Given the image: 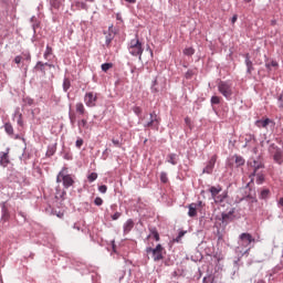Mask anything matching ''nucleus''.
I'll return each instance as SVG.
<instances>
[{
    "label": "nucleus",
    "mask_w": 283,
    "mask_h": 283,
    "mask_svg": "<svg viewBox=\"0 0 283 283\" xmlns=\"http://www.w3.org/2000/svg\"><path fill=\"white\" fill-rule=\"evenodd\" d=\"M128 52L132 54V56H138L139 60L143 59V52H145V50L143 49V42H140L138 35L130 40L128 44Z\"/></svg>",
    "instance_id": "1"
},
{
    "label": "nucleus",
    "mask_w": 283,
    "mask_h": 283,
    "mask_svg": "<svg viewBox=\"0 0 283 283\" xmlns=\"http://www.w3.org/2000/svg\"><path fill=\"white\" fill-rule=\"evenodd\" d=\"M56 182H62L64 189H70V187L74 186V176L70 175L69 171H67V168L64 167L57 174Z\"/></svg>",
    "instance_id": "2"
},
{
    "label": "nucleus",
    "mask_w": 283,
    "mask_h": 283,
    "mask_svg": "<svg viewBox=\"0 0 283 283\" xmlns=\"http://www.w3.org/2000/svg\"><path fill=\"white\" fill-rule=\"evenodd\" d=\"M249 170L252 171L250 175V178H253L255 174L260 171V169H264V163H262V159L256 158V159H250L248 161Z\"/></svg>",
    "instance_id": "3"
},
{
    "label": "nucleus",
    "mask_w": 283,
    "mask_h": 283,
    "mask_svg": "<svg viewBox=\"0 0 283 283\" xmlns=\"http://www.w3.org/2000/svg\"><path fill=\"white\" fill-rule=\"evenodd\" d=\"M218 91L220 94H222V96H224V98L229 99L231 96H233V86L229 82H220L218 84Z\"/></svg>",
    "instance_id": "4"
},
{
    "label": "nucleus",
    "mask_w": 283,
    "mask_h": 283,
    "mask_svg": "<svg viewBox=\"0 0 283 283\" xmlns=\"http://www.w3.org/2000/svg\"><path fill=\"white\" fill-rule=\"evenodd\" d=\"M163 251L165 249L163 248L161 244H157L156 248H147L146 253H151L153 254V260L154 262H160L165 256H163Z\"/></svg>",
    "instance_id": "5"
},
{
    "label": "nucleus",
    "mask_w": 283,
    "mask_h": 283,
    "mask_svg": "<svg viewBox=\"0 0 283 283\" xmlns=\"http://www.w3.org/2000/svg\"><path fill=\"white\" fill-rule=\"evenodd\" d=\"M269 151L273 155V160L277 163V165H282L283 163V153L275 144L270 145Z\"/></svg>",
    "instance_id": "6"
},
{
    "label": "nucleus",
    "mask_w": 283,
    "mask_h": 283,
    "mask_svg": "<svg viewBox=\"0 0 283 283\" xmlns=\"http://www.w3.org/2000/svg\"><path fill=\"white\" fill-rule=\"evenodd\" d=\"M96 101H98V96L94 92H88L84 96L86 107H96Z\"/></svg>",
    "instance_id": "7"
},
{
    "label": "nucleus",
    "mask_w": 283,
    "mask_h": 283,
    "mask_svg": "<svg viewBox=\"0 0 283 283\" xmlns=\"http://www.w3.org/2000/svg\"><path fill=\"white\" fill-rule=\"evenodd\" d=\"M144 127H151L153 129H158L160 127V117L156 112L150 113V120L144 125Z\"/></svg>",
    "instance_id": "8"
},
{
    "label": "nucleus",
    "mask_w": 283,
    "mask_h": 283,
    "mask_svg": "<svg viewBox=\"0 0 283 283\" xmlns=\"http://www.w3.org/2000/svg\"><path fill=\"white\" fill-rule=\"evenodd\" d=\"M241 247H249L252 242H255V238L251 233L243 232L239 235Z\"/></svg>",
    "instance_id": "9"
},
{
    "label": "nucleus",
    "mask_w": 283,
    "mask_h": 283,
    "mask_svg": "<svg viewBox=\"0 0 283 283\" xmlns=\"http://www.w3.org/2000/svg\"><path fill=\"white\" fill-rule=\"evenodd\" d=\"M217 160H218V156L217 155L212 156L208 161L207 166L203 168V174H212L213 167H216Z\"/></svg>",
    "instance_id": "10"
},
{
    "label": "nucleus",
    "mask_w": 283,
    "mask_h": 283,
    "mask_svg": "<svg viewBox=\"0 0 283 283\" xmlns=\"http://www.w3.org/2000/svg\"><path fill=\"white\" fill-rule=\"evenodd\" d=\"M256 127L260 129H266L268 125H272V127H275V122L272 120L271 118H265V119H259L255 122Z\"/></svg>",
    "instance_id": "11"
},
{
    "label": "nucleus",
    "mask_w": 283,
    "mask_h": 283,
    "mask_svg": "<svg viewBox=\"0 0 283 283\" xmlns=\"http://www.w3.org/2000/svg\"><path fill=\"white\" fill-rule=\"evenodd\" d=\"M188 216L189 218H196V216H198V203H190L188 206Z\"/></svg>",
    "instance_id": "12"
},
{
    "label": "nucleus",
    "mask_w": 283,
    "mask_h": 283,
    "mask_svg": "<svg viewBox=\"0 0 283 283\" xmlns=\"http://www.w3.org/2000/svg\"><path fill=\"white\" fill-rule=\"evenodd\" d=\"M0 165L1 167H8V165H10V156L8 155V153H1Z\"/></svg>",
    "instance_id": "13"
},
{
    "label": "nucleus",
    "mask_w": 283,
    "mask_h": 283,
    "mask_svg": "<svg viewBox=\"0 0 283 283\" xmlns=\"http://www.w3.org/2000/svg\"><path fill=\"white\" fill-rule=\"evenodd\" d=\"M45 65H48V67H54V65L52 64L38 62L34 66V70H38L39 72H42V74H45Z\"/></svg>",
    "instance_id": "14"
},
{
    "label": "nucleus",
    "mask_w": 283,
    "mask_h": 283,
    "mask_svg": "<svg viewBox=\"0 0 283 283\" xmlns=\"http://www.w3.org/2000/svg\"><path fill=\"white\" fill-rule=\"evenodd\" d=\"M124 233L125 235H127V233H129L132 231V229H134V220L128 219L125 223H124Z\"/></svg>",
    "instance_id": "15"
},
{
    "label": "nucleus",
    "mask_w": 283,
    "mask_h": 283,
    "mask_svg": "<svg viewBox=\"0 0 283 283\" xmlns=\"http://www.w3.org/2000/svg\"><path fill=\"white\" fill-rule=\"evenodd\" d=\"M209 191H210V193H211L212 199H214V198L218 197V195L220 193V191H222V187H220V186H217V187H216V186H212V187H210Z\"/></svg>",
    "instance_id": "16"
},
{
    "label": "nucleus",
    "mask_w": 283,
    "mask_h": 283,
    "mask_svg": "<svg viewBox=\"0 0 283 283\" xmlns=\"http://www.w3.org/2000/svg\"><path fill=\"white\" fill-rule=\"evenodd\" d=\"M75 109H76L77 114H80L81 116H85L86 111H85V105H83V103H81V102L77 103L75 105Z\"/></svg>",
    "instance_id": "17"
},
{
    "label": "nucleus",
    "mask_w": 283,
    "mask_h": 283,
    "mask_svg": "<svg viewBox=\"0 0 283 283\" xmlns=\"http://www.w3.org/2000/svg\"><path fill=\"white\" fill-rule=\"evenodd\" d=\"M245 65L248 69V74H251V72H253V62L249 57V54L245 55Z\"/></svg>",
    "instance_id": "18"
},
{
    "label": "nucleus",
    "mask_w": 283,
    "mask_h": 283,
    "mask_svg": "<svg viewBox=\"0 0 283 283\" xmlns=\"http://www.w3.org/2000/svg\"><path fill=\"white\" fill-rule=\"evenodd\" d=\"M232 158L234 159L235 167H242L244 165V158L242 156L234 155Z\"/></svg>",
    "instance_id": "19"
},
{
    "label": "nucleus",
    "mask_w": 283,
    "mask_h": 283,
    "mask_svg": "<svg viewBox=\"0 0 283 283\" xmlns=\"http://www.w3.org/2000/svg\"><path fill=\"white\" fill-rule=\"evenodd\" d=\"M2 222H8L10 220V212H8V209H6V206L2 208V217H1Z\"/></svg>",
    "instance_id": "20"
},
{
    "label": "nucleus",
    "mask_w": 283,
    "mask_h": 283,
    "mask_svg": "<svg viewBox=\"0 0 283 283\" xmlns=\"http://www.w3.org/2000/svg\"><path fill=\"white\" fill-rule=\"evenodd\" d=\"M70 87H72V83L70 82V78L65 77L63 81V91L67 92V90H70Z\"/></svg>",
    "instance_id": "21"
},
{
    "label": "nucleus",
    "mask_w": 283,
    "mask_h": 283,
    "mask_svg": "<svg viewBox=\"0 0 283 283\" xmlns=\"http://www.w3.org/2000/svg\"><path fill=\"white\" fill-rule=\"evenodd\" d=\"M52 54H53L52 46L46 45V50H45V52H44V59H45V60L50 59V56H52Z\"/></svg>",
    "instance_id": "22"
},
{
    "label": "nucleus",
    "mask_w": 283,
    "mask_h": 283,
    "mask_svg": "<svg viewBox=\"0 0 283 283\" xmlns=\"http://www.w3.org/2000/svg\"><path fill=\"white\" fill-rule=\"evenodd\" d=\"M77 125L80 129H88L87 119H81L80 122H77Z\"/></svg>",
    "instance_id": "23"
},
{
    "label": "nucleus",
    "mask_w": 283,
    "mask_h": 283,
    "mask_svg": "<svg viewBox=\"0 0 283 283\" xmlns=\"http://www.w3.org/2000/svg\"><path fill=\"white\" fill-rule=\"evenodd\" d=\"M184 54L186 56H193V54H196V50H193V48H187L184 50Z\"/></svg>",
    "instance_id": "24"
},
{
    "label": "nucleus",
    "mask_w": 283,
    "mask_h": 283,
    "mask_svg": "<svg viewBox=\"0 0 283 283\" xmlns=\"http://www.w3.org/2000/svg\"><path fill=\"white\" fill-rule=\"evenodd\" d=\"M256 185H262V182H264V175L262 172H256Z\"/></svg>",
    "instance_id": "25"
},
{
    "label": "nucleus",
    "mask_w": 283,
    "mask_h": 283,
    "mask_svg": "<svg viewBox=\"0 0 283 283\" xmlns=\"http://www.w3.org/2000/svg\"><path fill=\"white\" fill-rule=\"evenodd\" d=\"M233 214L231 212L229 213H222V222H231Z\"/></svg>",
    "instance_id": "26"
},
{
    "label": "nucleus",
    "mask_w": 283,
    "mask_h": 283,
    "mask_svg": "<svg viewBox=\"0 0 283 283\" xmlns=\"http://www.w3.org/2000/svg\"><path fill=\"white\" fill-rule=\"evenodd\" d=\"M52 6L53 8H55L56 10H59V8H61V6H63V0H52Z\"/></svg>",
    "instance_id": "27"
},
{
    "label": "nucleus",
    "mask_w": 283,
    "mask_h": 283,
    "mask_svg": "<svg viewBox=\"0 0 283 283\" xmlns=\"http://www.w3.org/2000/svg\"><path fill=\"white\" fill-rule=\"evenodd\" d=\"M168 163H170V165H178V161H176V154L168 155Z\"/></svg>",
    "instance_id": "28"
},
{
    "label": "nucleus",
    "mask_w": 283,
    "mask_h": 283,
    "mask_svg": "<svg viewBox=\"0 0 283 283\" xmlns=\"http://www.w3.org/2000/svg\"><path fill=\"white\" fill-rule=\"evenodd\" d=\"M112 67H114L113 63H104V64H102V71L103 72H107L108 70H112Z\"/></svg>",
    "instance_id": "29"
},
{
    "label": "nucleus",
    "mask_w": 283,
    "mask_h": 283,
    "mask_svg": "<svg viewBox=\"0 0 283 283\" xmlns=\"http://www.w3.org/2000/svg\"><path fill=\"white\" fill-rule=\"evenodd\" d=\"M4 129H6L7 134H9V135L14 134V128L12 127L11 124H6Z\"/></svg>",
    "instance_id": "30"
},
{
    "label": "nucleus",
    "mask_w": 283,
    "mask_h": 283,
    "mask_svg": "<svg viewBox=\"0 0 283 283\" xmlns=\"http://www.w3.org/2000/svg\"><path fill=\"white\" fill-rule=\"evenodd\" d=\"M224 198H227V195H217V197L213 198L214 202L220 203L224 201Z\"/></svg>",
    "instance_id": "31"
},
{
    "label": "nucleus",
    "mask_w": 283,
    "mask_h": 283,
    "mask_svg": "<svg viewBox=\"0 0 283 283\" xmlns=\"http://www.w3.org/2000/svg\"><path fill=\"white\" fill-rule=\"evenodd\" d=\"M98 178V174L92 172L91 175L87 176L88 182H94Z\"/></svg>",
    "instance_id": "32"
},
{
    "label": "nucleus",
    "mask_w": 283,
    "mask_h": 283,
    "mask_svg": "<svg viewBox=\"0 0 283 283\" xmlns=\"http://www.w3.org/2000/svg\"><path fill=\"white\" fill-rule=\"evenodd\" d=\"M151 235L156 240V242H160V234L156 229L151 230Z\"/></svg>",
    "instance_id": "33"
},
{
    "label": "nucleus",
    "mask_w": 283,
    "mask_h": 283,
    "mask_svg": "<svg viewBox=\"0 0 283 283\" xmlns=\"http://www.w3.org/2000/svg\"><path fill=\"white\" fill-rule=\"evenodd\" d=\"M160 180L164 185H167V182L169 181V178L167 177V172L160 174Z\"/></svg>",
    "instance_id": "34"
},
{
    "label": "nucleus",
    "mask_w": 283,
    "mask_h": 283,
    "mask_svg": "<svg viewBox=\"0 0 283 283\" xmlns=\"http://www.w3.org/2000/svg\"><path fill=\"white\" fill-rule=\"evenodd\" d=\"M211 104L212 105H220V97L219 96H212L211 97Z\"/></svg>",
    "instance_id": "35"
},
{
    "label": "nucleus",
    "mask_w": 283,
    "mask_h": 283,
    "mask_svg": "<svg viewBox=\"0 0 283 283\" xmlns=\"http://www.w3.org/2000/svg\"><path fill=\"white\" fill-rule=\"evenodd\" d=\"M94 205H96V207H101L103 205V199L101 197H96L94 200Z\"/></svg>",
    "instance_id": "36"
},
{
    "label": "nucleus",
    "mask_w": 283,
    "mask_h": 283,
    "mask_svg": "<svg viewBox=\"0 0 283 283\" xmlns=\"http://www.w3.org/2000/svg\"><path fill=\"white\" fill-rule=\"evenodd\" d=\"M83 138H78L76 142H75V146L77 147V149H81V147H83Z\"/></svg>",
    "instance_id": "37"
},
{
    "label": "nucleus",
    "mask_w": 283,
    "mask_h": 283,
    "mask_svg": "<svg viewBox=\"0 0 283 283\" xmlns=\"http://www.w3.org/2000/svg\"><path fill=\"white\" fill-rule=\"evenodd\" d=\"M185 233H187L186 231H180L178 237L176 238V242H180V240H182V238H185Z\"/></svg>",
    "instance_id": "38"
},
{
    "label": "nucleus",
    "mask_w": 283,
    "mask_h": 283,
    "mask_svg": "<svg viewBox=\"0 0 283 283\" xmlns=\"http://www.w3.org/2000/svg\"><path fill=\"white\" fill-rule=\"evenodd\" d=\"M98 191H99L101 193H107V186H105V185L99 186V187H98Z\"/></svg>",
    "instance_id": "39"
},
{
    "label": "nucleus",
    "mask_w": 283,
    "mask_h": 283,
    "mask_svg": "<svg viewBox=\"0 0 283 283\" xmlns=\"http://www.w3.org/2000/svg\"><path fill=\"white\" fill-rule=\"evenodd\" d=\"M269 193H270L269 190H263V191L261 192V198H263V199L269 198Z\"/></svg>",
    "instance_id": "40"
},
{
    "label": "nucleus",
    "mask_w": 283,
    "mask_h": 283,
    "mask_svg": "<svg viewBox=\"0 0 283 283\" xmlns=\"http://www.w3.org/2000/svg\"><path fill=\"white\" fill-rule=\"evenodd\" d=\"M113 145H115V147H122L123 144H120V142L118 139H112Z\"/></svg>",
    "instance_id": "41"
},
{
    "label": "nucleus",
    "mask_w": 283,
    "mask_h": 283,
    "mask_svg": "<svg viewBox=\"0 0 283 283\" xmlns=\"http://www.w3.org/2000/svg\"><path fill=\"white\" fill-rule=\"evenodd\" d=\"M122 213L120 212H115L113 216H112V220H118V218H120Z\"/></svg>",
    "instance_id": "42"
},
{
    "label": "nucleus",
    "mask_w": 283,
    "mask_h": 283,
    "mask_svg": "<svg viewBox=\"0 0 283 283\" xmlns=\"http://www.w3.org/2000/svg\"><path fill=\"white\" fill-rule=\"evenodd\" d=\"M279 107L283 109V95L279 97Z\"/></svg>",
    "instance_id": "43"
},
{
    "label": "nucleus",
    "mask_w": 283,
    "mask_h": 283,
    "mask_svg": "<svg viewBox=\"0 0 283 283\" xmlns=\"http://www.w3.org/2000/svg\"><path fill=\"white\" fill-rule=\"evenodd\" d=\"M21 61H22V57L20 55H17L14 57V63H17V65H19V63H21Z\"/></svg>",
    "instance_id": "44"
},
{
    "label": "nucleus",
    "mask_w": 283,
    "mask_h": 283,
    "mask_svg": "<svg viewBox=\"0 0 283 283\" xmlns=\"http://www.w3.org/2000/svg\"><path fill=\"white\" fill-rule=\"evenodd\" d=\"M192 76H193V71H187L186 78H192Z\"/></svg>",
    "instance_id": "45"
},
{
    "label": "nucleus",
    "mask_w": 283,
    "mask_h": 283,
    "mask_svg": "<svg viewBox=\"0 0 283 283\" xmlns=\"http://www.w3.org/2000/svg\"><path fill=\"white\" fill-rule=\"evenodd\" d=\"M18 125H20V127H23V118H22V115L19 116Z\"/></svg>",
    "instance_id": "46"
},
{
    "label": "nucleus",
    "mask_w": 283,
    "mask_h": 283,
    "mask_svg": "<svg viewBox=\"0 0 283 283\" xmlns=\"http://www.w3.org/2000/svg\"><path fill=\"white\" fill-rule=\"evenodd\" d=\"M80 7L82 8V10H87V4H85V2H81Z\"/></svg>",
    "instance_id": "47"
},
{
    "label": "nucleus",
    "mask_w": 283,
    "mask_h": 283,
    "mask_svg": "<svg viewBox=\"0 0 283 283\" xmlns=\"http://www.w3.org/2000/svg\"><path fill=\"white\" fill-rule=\"evenodd\" d=\"M235 21H238V14H234V15L232 17L231 23L233 24V23H235Z\"/></svg>",
    "instance_id": "48"
},
{
    "label": "nucleus",
    "mask_w": 283,
    "mask_h": 283,
    "mask_svg": "<svg viewBox=\"0 0 283 283\" xmlns=\"http://www.w3.org/2000/svg\"><path fill=\"white\" fill-rule=\"evenodd\" d=\"M270 65H271L272 67H277V63H276L275 61H272V62L270 63Z\"/></svg>",
    "instance_id": "49"
},
{
    "label": "nucleus",
    "mask_w": 283,
    "mask_h": 283,
    "mask_svg": "<svg viewBox=\"0 0 283 283\" xmlns=\"http://www.w3.org/2000/svg\"><path fill=\"white\" fill-rule=\"evenodd\" d=\"M185 123H186V125H189L191 123V119L189 117H186Z\"/></svg>",
    "instance_id": "50"
},
{
    "label": "nucleus",
    "mask_w": 283,
    "mask_h": 283,
    "mask_svg": "<svg viewBox=\"0 0 283 283\" xmlns=\"http://www.w3.org/2000/svg\"><path fill=\"white\" fill-rule=\"evenodd\" d=\"M134 112H135V114H140V107H136V108L134 109Z\"/></svg>",
    "instance_id": "51"
},
{
    "label": "nucleus",
    "mask_w": 283,
    "mask_h": 283,
    "mask_svg": "<svg viewBox=\"0 0 283 283\" xmlns=\"http://www.w3.org/2000/svg\"><path fill=\"white\" fill-rule=\"evenodd\" d=\"M279 205H280L281 207H283V198H281V199L279 200Z\"/></svg>",
    "instance_id": "52"
},
{
    "label": "nucleus",
    "mask_w": 283,
    "mask_h": 283,
    "mask_svg": "<svg viewBox=\"0 0 283 283\" xmlns=\"http://www.w3.org/2000/svg\"><path fill=\"white\" fill-rule=\"evenodd\" d=\"M109 43H112L111 39H106V45H109Z\"/></svg>",
    "instance_id": "53"
},
{
    "label": "nucleus",
    "mask_w": 283,
    "mask_h": 283,
    "mask_svg": "<svg viewBox=\"0 0 283 283\" xmlns=\"http://www.w3.org/2000/svg\"><path fill=\"white\" fill-rule=\"evenodd\" d=\"M28 103H29V105H32L33 101H32V99H29V102H28Z\"/></svg>",
    "instance_id": "54"
},
{
    "label": "nucleus",
    "mask_w": 283,
    "mask_h": 283,
    "mask_svg": "<svg viewBox=\"0 0 283 283\" xmlns=\"http://www.w3.org/2000/svg\"><path fill=\"white\" fill-rule=\"evenodd\" d=\"M245 3H251V0H244Z\"/></svg>",
    "instance_id": "55"
},
{
    "label": "nucleus",
    "mask_w": 283,
    "mask_h": 283,
    "mask_svg": "<svg viewBox=\"0 0 283 283\" xmlns=\"http://www.w3.org/2000/svg\"><path fill=\"white\" fill-rule=\"evenodd\" d=\"M198 205H199V207H200V205H202V201H199V203H198Z\"/></svg>",
    "instance_id": "56"
},
{
    "label": "nucleus",
    "mask_w": 283,
    "mask_h": 283,
    "mask_svg": "<svg viewBox=\"0 0 283 283\" xmlns=\"http://www.w3.org/2000/svg\"><path fill=\"white\" fill-rule=\"evenodd\" d=\"M203 282H207V277L203 279Z\"/></svg>",
    "instance_id": "57"
}]
</instances>
